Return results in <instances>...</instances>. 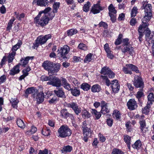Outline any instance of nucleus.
Segmentation results:
<instances>
[{"instance_id":"1","label":"nucleus","mask_w":154,"mask_h":154,"mask_svg":"<svg viewBox=\"0 0 154 154\" xmlns=\"http://www.w3.org/2000/svg\"><path fill=\"white\" fill-rule=\"evenodd\" d=\"M141 8L144 9L145 16L143 19V24L140 25L138 28L139 35V40L140 42L142 41L143 33L145 32L146 40L149 46L152 45V50L154 53V33L153 32H151L149 29L147 27L149 25L148 22L149 21L152 16V7L151 4L147 3V2H143Z\"/></svg>"},{"instance_id":"2","label":"nucleus","mask_w":154,"mask_h":154,"mask_svg":"<svg viewBox=\"0 0 154 154\" xmlns=\"http://www.w3.org/2000/svg\"><path fill=\"white\" fill-rule=\"evenodd\" d=\"M128 41L129 39L128 38L122 39V48H121V51L124 54L128 52L130 55L132 56L134 53V48L131 46L128 45L129 44Z\"/></svg>"},{"instance_id":"3","label":"nucleus","mask_w":154,"mask_h":154,"mask_svg":"<svg viewBox=\"0 0 154 154\" xmlns=\"http://www.w3.org/2000/svg\"><path fill=\"white\" fill-rule=\"evenodd\" d=\"M70 129L67 126H61L58 131V136L62 138L69 136L71 134Z\"/></svg>"},{"instance_id":"4","label":"nucleus","mask_w":154,"mask_h":154,"mask_svg":"<svg viewBox=\"0 0 154 154\" xmlns=\"http://www.w3.org/2000/svg\"><path fill=\"white\" fill-rule=\"evenodd\" d=\"M135 72L136 73H139V71L138 69V68L135 66L131 64H127L125 65V67H124L123 68V71L125 74H129L131 75L132 72L130 70Z\"/></svg>"},{"instance_id":"5","label":"nucleus","mask_w":154,"mask_h":154,"mask_svg":"<svg viewBox=\"0 0 154 154\" xmlns=\"http://www.w3.org/2000/svg\"><path fill=\"white\" fill-rule=\"evenodd\" d=\"M69 51V47L66 45H65L61 48L60 52L58 53V56L61 57L63 59L66 58V55Z\"/></svg>"},{"instance_id":"6","label":"nucleus","mask_w":154,"mask_h":154,"mask_svg":"<svg viewBox=\"0 0 154 154\" xmlns=\"http://www.w3.org/2000/svg\"><path fill=\"white\" fill-rule=\"evenodd\" d=\"M47 84L56 87H60L62 85L60 79L55 77H53L52 79H51V80L47 83Z\"/></svg>"},{"instance_id":"7","label":"nucleus","mask_w":154,"mask_h":154,"mask_svg":"<svg viewBox=\"0 0 154 154\" xmlns=\"http://www.w3.org/2000/svg\"><path fill=\"white\" fill-rule=\"evenodd\" d=\"M111 87L112 91L114 93H117L120 89V85L118 82V81L114 80L111 83Z\"/></svg>"},{"instance_id":"8","label":"nucleus","mask_w":154,"mask_h":154,"mask_svg":"<svg viewBox=\"0 0 154 154\" xmlns=\"http://www.w3.org/2000/svg\"><path fill=\"white\" fill-rule=\"evenodd\" d=\"M49 21L48 14H44L38 24L41 26H45L48 23Z\"/></svg>"},{"instance_id":"9","label":"nucleus","mask_w":154,"mask_h":154,"mask_svg":"<svg viewBox=\"0 0 154 154\" xmlns=\"http://www.w3.org/2000/svg\"><path fill=\"white\" fill-rule=\"evenodd\" d=\"M133 84L134 86L137 88L143 87V85L142 78L136 75L134 77Z\"/></svg>"},{"instance_id":"10","label":"nucleus","mask_w":154,"mask_h":154,"mask_svg":"<svg viewBox=\"0 0 154 154\" xmlns=\"http://www.w3.org/2000/svg\"><path fill=\"white\" fill-rule=\"evenodd\" d=\"M51 37V35L50 34L44 36L40 35L38 36L37 38V41L42 45L46 43L47 40Z\"/></svg>"},{"instance_id":"11","label":"nucleus","mask_w":154,"mask_h":154,"mask_svg":"<svg viewBox=\"0 0 154 154\" xmlns=\"http://www.w3.org/2000/svg\"><path fill=\"white\" fill-rule=\"evenodd\" d=\"M53 63L52 62L46 61L44 62L42 64V66L45 69L48 71L49 74H51L50 70H52L51 69Z\"/></svg>"},{"instance_id":"12","label":"nucleus","mask_w":154,"mask_h":154,"mask_svg":"<svg viewBox=\"0 0 154 154\" xmlns=\"http://www.w3.org/2000/svg\"><path fill=\"white\" fill-rule=\"evenodd\" d=\"M32 97L34 98L36 97L37 102L39 103L42 102L44 100V94L42 92L33 94Z\"/></svg>"},{"instance_id":"13","label":"nucleus","mask_w":154,"mask_h":154,"mask_svg":"<svg viewBox=\"0 0 154 154\" xmlns=\"http://www.w3.org/2000/svg\"><path fill=\"white\" fill-rule=\"evenodd\" d=\"M128 108L130 110H133L137 107L136 102L134 99H130L127 103Z\"/></svg>"},{"instance_id":"14","label":"nucleus","mask_w":154,"mask_h":154,"mask_svg":"<svg viewBox=\"0 0 154 154\" xmlns=\"http://www.w3.org/2000/svg\"><path fill=\"white\" fill-rule=\"evenodd\" d=\"M103 9V8L100 6V5L95 4L92 7L91 12L94 14H97L99 13L100 11L102 10Z\"/></svg>"},{"instance_id":"15","label":"nucleus","mask_w":154,"mask_h":154,"mask_svg":"<svg viewBox=\"0 0 154 154\" xmlns=\"http://www.w3.org/2000/svg\"><path fill=\"white\" fill-rule=\"evenodd\" d=\"M143 117L144 116H141V118L140 121V124L141 131L143 133H145L147 130V128H146L145 120L143 119Z\"/></svg>"},{"instance_id":"16","label":"nucleus","mask_w":154,"mask_h":154,"mask_svg":"<svg viewBox=\"0 0 154 154\" xmlns=\"http://www.w3.org/2000/svg\"><path fill=\"white\" fill-rule=\"evenodd\" d=\"M60 64L59 63H53V66L51 69L52 70H50L51 72V74H54L58 72L60 69Z\"/></svg>"},{"instance_id":"17","label":"nucleus","mask_w":154,"mask_h":154,"mask_svg":"<svg viewBox=\"0 0 154 154\" xmlns=\"http://www.w3.org/2000/svg\"><path fill=\"white\" fill-rule=\"evenodd\" d=\"M19 65H17L14 66L10 71L9 74L11 75H14L20 72Z\"/></svg>"},{"instance_id":"18","label":"nucleus","mask_w":154,"mask_h":154,"mask_svg":"<svg viewBox=\"0 0 154 154\" xmlns=\"http://www.w3.org/2000/svg\"><path fill=\"white\" fill-rule=\"evenodd\" d=\"M33 57H27L24 59H22L20 60V64L23 66H25L28 63L29 60H32Z\"/></svg>"},{"instance_id":"19","label":"nucleus","mask_w":154,"mask_h":154,"mask_svg":"<svg viewBox=\"0 0 154 154\" xmlns=\"http://www.w3.org/2000/svg\"><path fill=\"white\" fill-rule=\"evenodd\" d=\"M61 81L62 82V85L65 89L69 91L71 90L70 85L67 82L65 79L62 78Z\"/></svg>"},{"instance_id":"20","label":"nucleus","mask_w":154,"mask_h":154,"mask_svg":"<svg viewBox=\"0 0 154 154\" xmlns=\"http://www.w3.org/2000/svg\"><path fill=\"white\" fill-rule=\"evenodd\" d=\"M91 112L93 116H95L96 119H99L101 116L100 112H97L95 109H91Z\"/></svg>"},{"instance_id":"21","label":"nucleus","mask_w":154,"mask_h":154,"mask_svg":"<svg viewBox=\"0 0 154 154\" xmlns=\"http://www.w3.org/2000/svg\"><path fill=\"white\" fill-rule=\"evenodd\" d=\"M94 55L91 53H89L85 57V59L84 60L85 63H88L92 60L94 59Z\"/></svg>"},{"instance_id":"22","label":"nucleus","mask_w":154,"mask_h":154,"mask_svg":"<svg viewBox=\"0 0 154 154\" xmlns=\"http://www.w3.org/2000/svg\"><path fill=\"white\" fill-rule=\"evenodd\" d=\"M54 92L59 97H63L65 96L64 92L62 89L58 90H54Z\"/></svg>"},{"instance_id":"23","label":"nucleus","mask_w":154,"mask_h":154,"mask_svg":"<svg viewBox=\"0 0 154 154\" xmlns=\"http://www.w3.org/2000/svg\"><path fill=\"white\" fill-rule=\"evenodd\" d=\"M22 41L20 40H19L17 43L14 45L11 48L12 52H14L16 53L17 50L20 48L22 45Z\"/></svg>"},{"instance_id":"24","label":"nucleus","mask_w":154,"mask_h":154,"mask_svg":"<svg viewBox=\"0 0 154 154\" xmlns=\"http://www.w3.org/2000/svg\"><path fill=\"white\" fill-rule=\"evenodd\" d=\"M60 115L64 118H67L70 113L68 112L67 110L66 109H63L60 111Z\"/></svg>"},{"instance_id":"25","label":"nucleus","mask_w":154,"mask_h":154,"mask_svg":"<svg viewBox=\"0 0 154 154\" xmlns=\"http://www.w3.org/2000/svg\"><path fill=\"white\" fill-rule=\"evenodd\" d=\"M71 90V93L72 95L75 96H79L80 94L79 90L78 89L76 88L74 89H71V90Z\"/></svg>"},{"instance_id":"26","label":"nucleus","mask_w":154,"mask_h":154,"mask_svg":"<svg viewBox=\"0 0 154 154\" xmlns=\"http://www.w3.org/2000/svg\"><path fill=\"white\" fill-rule=\"evenodd\" d=\"M37 129L36 127L32 126L30 129L28 130L26 132V134L30 135L32 134L35 133L37 131Z\"/></svg>"},{"instance_id":"27","label":"nucleus","mask_w":154,"mask_h":154,"mask_svg":"<svg viewBox=\"0 0 154 154\" xmlns=\"http://www.w3.org/2000/svg\"><path fill=\"white\" fill-rule=\"evenodd\" d=\"M110 70V69L108 67L104 66L101 69V73L104 75H107Z\"/></svg>"},{"instance_id":"28","label":"nucleus","mask_w":154,"mask_h":154,"mask_svg":"<svg viewBox=\"0 0 154 154\" xmlns=\"http://www.w3.org/2000/svg\"><path fill=\"white\" fill-rule=\"evenodd\" d=\"M109 12V14H116L117 11L115 9V7L113 6L112 4H111L108 7Z\"/></svg>"},{"instance_id":"29","label":"nucleus","mask_w":154,"mask_h":154,"mask_svg":"<svg viewBox=\"0 0 154 154\" xmlns=\"http://www.w3.org/2000/svg\"><path fill=\"white\" fill-rule=\"evenodd\" d=\"M48 2L47 0H37V5L41 6H45Z\"/></svg>"},{"instance_id":"30","label":"nucleus","mask_w":154,"mask_h":154,"mask_svg":"<svg viewBox=\"0 0 154 154\" xmlns=\"http://www.w3.org/2000/svg\"><path fill=\"white\" fill-rule=\"evenodd\" d=\"M16 54V53L14 52H11L9 53L8 56V62L9 63H11L12 62Z\"/></svg>"},{"instance_id":"31","label":"nucleus","mask_w":154,"mask_h":154,"mask_svg":"<svg viewBox=\"0 0 154 154\" xmlns=\"http://www.w3.org/2000/svg\"><path fill=\"white\" fill-rule=\"evenodd\" d=\"M17 123L18 126L22 128L25 127V124L23 120L20 119H18L17 120Z\"/></svg>"},{"instance_id":"32","label":"nucleus","mask_w":154,"mask_h":154,"mask_svg":"<svg viewBox=\"0 0 154 154\" xmlns=\"http://www.w3.org/2000/svg\"><path fill=\"white\" fill-rule=\"evenodd\" d=\"M100 90V87L98 84L93 85L91 88V91L93 92H98Z\"/></svg>"},{"instance_id":"33","label":"nucleus","mask_w":154,"mask_h":154,"mask_svg":"<svg viewBox=\"0 0 154 154\" xmlns=\"http://www.w3.org/2000/svg\"><path fill=\"white\" fill-rule=\"evenodd\" d=\"M141 145V141L139 140H137L132 145V147L137 150L139 149Z\"/></svg>"},{"instance_id":"34","label":"nucleus","mask_w":154,"mask_h":154,"mask_svg":"<svg viewBox=\"0 0 154 154\" xmlns=\"http://www.w3.org/2000/svg\"><path fill=\"white\" fill-rule=\"evenodd\" d=\"M72 150V148L69 146H64L62 150V153L70 152Z\"/></svg>"},{"instance_id":"35","label":"nucleus","mask_w":154,"mask_h":154,"mask_svg":"<svg viewBox=\"0 0 154 154\" xmlns=\"http://www.w3.org/2000/svg\"><path fill=\"white\" fill-rule=\"evenodd\" d=\"M10 102L12 106L14 108H17V104L19 102V100L16 98H12L10 100Z\"/></svg>"},{"instance_id":"36","label":"nucleus","mask_w":154,"mask_h":154,"mask_svg":"<svg viewBox=\"0 0 154 154\" xmlns=\"http://www.w3.org/2000/svg\"><path fill=\"white\" fill-rule=\"evenodd\" d=\"M121 114L119 111L118 110H114L113 111L112 116L114 118L116 119H119L120 117Z\"/></svg>"},{"instance_id":"37","label":"nucleus","mask_w":154,"mask_h":154,"mask_svg":"<svg viewBox=\"0 0 154 154\" xmlns=\"http://www.w3.org/2000/svg\"><path fill=\"white\" fill-rule=\"evenodd\" d=\"M60 5V3L58 2H54L53 5V12L54 13H57V10L59 8Z\"/></svg>"},{"instance_id":"38","label":"nucleus","mask_w":154,"mask_h":154,"mask_svg":"<svg viewBox=\"0 0 154 154\" xmlns=\"http://www.w3.org/2000/svg\"><path fill=\"white\" fill-rule=\"evenodd\" d=\"M66 106L67 107L71 108L73 110L76 108L78 106L77 103L74 102H72L68 103L67 104Z\"/></svg>"},{"instance_id":"39","label":"nucleus","mask_w":154,"mask_h":154,"mask_svg":"<svg viewBox=\"0 0 154 154\" xmlns=\"http://www.w3.org/2000/svg\"><path fill=\"white\" fill-rule=\"evenodd\" d=\"M91 86L88 84L86 83L82 84L81 85V88L84 91H87L90 88Z\"/></svg>"},{"instance_id":"40","label":"nucleus","mask_w":154,"mask_h":154,"mask_svg":"<svg viewBox=\"0 0 154 154\" xmlns=\"http://www.w3.org/2000/svg\"><path fill=\"white\" fill-rule=\"evenodd\" d=\"M82 116L84 118H88L91 116V114L88 111L84 109L82 111Z\"/></svg>"},{"instance_id":"41","label":"nucleus","mask_w":154,"mask_h":154,"mask_svg":"<svg viewBox=\"0 0 154 154\" xmlns=\"http://www.w3.org/2000/svg\"><path fill=\"white\" fill-rule=\"evenodd\" d=\"M67 32L68 36H71L77 33V30L75 29H71L68 30Z\"/></svg>"},{"instance_id":"42","label":"nucleus","mask_w":154,"mask_h":154,"mask_svg":"<svg viewBox=\"0 0 154 154\" xmlns=\"http://www.w3.org/2000/svg\"><path fill=\"white\" fill-rule=\"evenodd\" d=\"M15 20V18H13L9 20L6 28L7 30H9L11 29L13 22Z\"/></svg>"},{"instance_id":"43","label":"nucleus","mask_w":154,"mask_h":154,"mask_svg":"<svg viewBox=\"0 0 154 154\" xmlns=\"http://www.w3.org/2000/svg\"><path fill=\"white\" fill-rule=\"evenodd\" d=\"M91 6V3L88 2L86 4H85L83 8V11L85 12H87L89 11V8Z\"/></svg>"},{"instance_id":"44","label":"nucleus","mask_w":154,"mask_h":154,"mask_svg":"<svg viewBox=\"0 0 154 154\" xmlns=\"http://www.w3.org/2000/svg\"><path fill=\"white\" fill-rule=\"evenodd\" d=\"M137 13V9L136 7H134L132 10L131 13V17H134L135 16Z\"/></svg>"},{"instance_id":"45","label":"nucleus","mask_w":154,"mask_h":154,"mask_svg":"<svg viewBox=\"0 0 154 154\" xmlns=\"http://www.w3.org/2000/svg\"><path fill=\"white\" fill-rule=\"evenodd\" d=\"M111 154H124V153L119 149L115 148L113 149Z\"/></svg>"},{"instance_id":"46","label":"nucleus","mask_w":154,"mask_h":154,"mask_svg":"<svg viewBox=\"0 0 154 154\" xmlns=\"http://www.w3.org/2000/svg\"><path fill=\"white\" fill-rule=\"evenodd\" d=\"M109 112V110L107 108V106H103V107L101 108V112L102 114H106V113Z\"/></svg>"},{"instance_id":"47","label":"nucleus","mask_w":154,"mask_h":154,"mask_svg":"<svg viewBox=\"0 0 154 154\" xmlns=\"http://www.w3.org/2000/svg\"><path fill=\"white\" fill-rule=\"evenodd\" d=\"M35 91L33 87L29 88L26 90L25 94L26 95L29 94L31 93H33Z\"/></svg>"},{"instance_id":"48","label":"nucleus","mask_w":154,"mask_h":154,"mask_svg":"<svg viewBox=\"0 0 154 154\" xmlns=\"http://www.w3.org/2000/svg\"><path fill=\"white\" fill-rule=\"evenodd\" d=\"M130 124L131 122L130 121H128L125 124V126L127 128V131L129 132H131L132 130V128L131 127Z\"/></svg>"},{"instance_id":"49","label":"nucleus","mask_w":154,"mask_h":154,"mask_svg":"<svg viewBox=\"0 0 154 154\" xmlns=\"http://www.w3.org/2000/svg\"><path fill=\"white\" fill-rule=\"evenodd\" d=\"M42 14H43L42 11H41L39 13L38 15L35 17L34 18V21L36 23H38V22L40 20L39 18L41 17Z\"/></svg>"},{"instance_id":"50","label":"nucleus","mask_w":154,"mask_h":154,"mask_svg":"<svg viewBox=\"0 0 154 154\" xmlns=\"http://www.w3.org/2000/svg\"><path fill=\"white\" fill-rule=\"evenodd\" d=\"M148 101L152 102L154 101V96L153 93H150L148 96Z\"/></svg>"},{"instance_id":"51","label":"nucleus","mask_w":154,"mask_h":154,"mask_svg":"<svg viewBox=\"0 0 154 154\" xmlns=\"http://www.w3.org/2000/svg\"><path fill=\"white\" fill-rule=\"evenodd\" d=\"M42 133L43 135H45V136H48L51 134V131L50 129L47 128L45 132H44L43 130H42Z\"/></svg>"},{"instance_id":"52","label":"nucleus","mask_w":154,"mask_h":154,"mask_svg":"<svg viewBox=\"0 0 154 154\" xmlns=\"http://www.w3.org/2000/svg\"><path fill=\"white\" fill-rule=\"evenodd\" d=\"M78 47L79 48L85 51L87 49V47L85 44L83 43H80L78 45Z\"/></svg>"},{"instance_id":"53","label":"nucleus","mask_w":154,"mask_h":154,"mask_svg":"<svg viewBox=\"0 0 154 154\" xmlns=\"http://www.w3.org/2000/svg\"><path fill=\"white\" fill-rule=\"evenodd\" d=\"M110 17V19L113 23L115 22L116 20V14H109Z\"/></svg>"},{"instance_id":"54","label":"nucleus","mask_w":154,"mask_h":154,"mask_svg":"<svg viewBox=\"0 0 154 154\" xmlns=\"http://www.w3.org/2000/svg\"><path fill=\"white\" fill-rule=\"evenodd\" d=\"M101 78L104 79L106 80V85L109 86L111 85V83L109 80L108 78L105 75H102Z\"/></svg>"},{"instance_id":"55","label":"nucleus","mask_w":154,"mask_h":154,"mask_svg":"<svg viewBox=\"0 0 154 154\" xmlns=\"http://www.w3.org/2000/svg\"><path fill=\"white\" fill-rule=\"evenodd\" d=\"M51 75H50L49 76H46L45 75H42L41 77V80L43 81H47L51 80V77H50V76Z\"/></svg>"},{"instance_id":"56","label":"nucleus","mask_w":154,"mask_h":154,"mask_svg":"<svg viewBox=\"0 0 154 154\" xmlns=\"http://www.w3.org/2000/svg\"><path fill=\"white\" fill-rule=\"evenodd\" d=\"M124 140L127 144L131 143V137L128 135H126L124 136Z\"/></svg>"},{"instance_id":"57","label":"nucleus","mask_w":154,"mask_h":154,"mask_svg":"<svg viewBox=\"0 0 154 154\" xmlns=\"http://www.w3.org/2000/svg\"><path fill=\"white\" fill-rule=\"evenodd\" d=\"M98 25L99 27H103L105 29H106L108 27L107 24L105 22L103 21L100 22Z\"/></svg>"},{"instance_id":"58","label":"nucleus","mask_w":154,"mask_h":154,"mask_svg":"<svg viewBox=\"0 0 154 154\" xmlns=\"http://www.w3.org/2000/svg\"><path fill=\"white\" fill-rule=\"evenodd\" d=\"M14 13L15 15H16V18L19 20H21L22 18H23L25 17V14L23 13L21 14L20 15H18L16 12Z\"/></svg>"},{"instance_id":"59","label":"nucleus","mask_w":154,"mask_h":154,"mask_svg":"<svg viewBox=\"0 0 154 154\" xmlns=\"http://www.w3.org/2000/svg\"><path fill=\"white\" fill-rule=\"evenodd\" d=\"M75 114L78 115L81 112V109L79 108L78 106L73 110Z\"/></svg>"},{"instance_id":"60","label":"nucleus","mask_w":154,"mask_h":154,"mask_svg":"<svg viewBox=\"0 0 154 154\" xmlns=\"http://www.w3.org/2000/svg\"><path fill=\"white\" fill-rule=\"evenodd\" d=\"M84 136L88 137H91V136L92 132L91 131H83Z\"/></svg>"},{"instance_id":"61","label":"nucleus","mask_w":154,"mask_h":154,"mask_svg":"<svg viewBox=\"0 0 154 154\" xmlns=\"http://www.w3.org/2000/svg\"><path fill=\"white\" fill-rule=\"evenodd\" d=\"M125 17V15L123 13L120 14L118 18V20H119L121 21L124 20Z\"/></svg>"},{"instance_id":"62","label":"nucleus","mask_w":154,"mask_h":154,"mask_svg":"<svg viewBox=\"0 0 154 154\" xmlns=\"http://www.w3.org/2000/svg\"><path fill=\"white\" fill-rule=\"evenodd\" d=\"M98 135L99 137V140L101 142H103L105 141L106 139L102 134L99 133Z\"/></svg>"},{"instance_id":"63","label":"nucleus","mask_w":154,"mask_h":154,"mask_svg":"<svg viewBox=\"0 0 154 154\" xmlns=\"http://www.w3.org/2000/svg\"><path fill=\"white\" fill-rule=\"evenodd\" d=\"M107 75H108L109 77L110 78H113L115 77V74L111 70L109 73Z\"/></svg>"},{"instance_id":"64","label":"nucleus","mask_w":154,"mask_h":154,"mask_svg":"<svg viewBox=\"0 0 154 154\" xmlns=\"http://www.w3.org/2000/svg\"><path fill=\"white\" fill-rule=\"evenodd\" d=\"M48 150L46 149H45L43 150H40L38 154H48Z\"/></svg>"}]
</instances>
